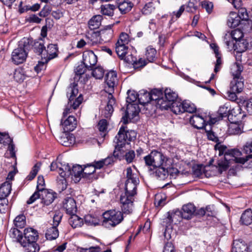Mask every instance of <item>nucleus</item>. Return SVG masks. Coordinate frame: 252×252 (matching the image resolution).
Returning <instances> with one entry per match:
<instances>
[{"mask_svg":"<svg viewBox=\"0 0 252 252\" xmlns=\"http://www.w3.org/2000/svg\"><path fill=\"white\" fill-rule=\"evenodd\" d=\"M127 180L125 183V192L120 197L121 208L123 212L129 214L132 212L134 197L136 194L137 185L139 180L136 174L133 173L130 167L126 170Z\"/></svg>","mask_w":252,"mask_h":252,"instance_id":"1","label":"nucleus"},{"mask_svg":"<svg viewBox=\"0 0 252 252\" xmlns=\"http://www.w3.org/2000/svg\"><path fill=\"white\" fill-rule=\"evenodd\" d=\"M117 81V75L116 71H110L108 72L105 76V82L106 86L105 87V91L107 94V105L104 109L102 111V115L105 118H109L112 115L114 108L113 106L116 104V100L113 95L114 92V87Z\"/></svg>","mask_w":252,"mask_h":252,"instance_id":"2","label":"nucleus"},{"mask_svg":"<svg viewBox=\"0 0 252 252\" xmlns=\"http://www.w3.org/2000/svg\"><path fill=\"white\" fill-rule=\"evenodd\" d=\"M126 128V126H122L114 139L115 144L113 153L114 157H119L120 155L124 154L129 148V142L134 140L136 137V133L134 130H128Z\"/></svg>","mask_w":252,"mask_h":252,"instance_id":"3","label":"nucleus"},{"mask_svg":"<svg viewBox=\"0 0 252 252\" xmlns=\"http://www.w3.org/2000/svg\"><path fill=\"white\" fill-rule=\"evenodd\" d=\"M126 102L127 104L125 114L122 117V121L124 124H126L129 121L137 120L140 109L138 105L134 102L138 99V94L134 91H128Z\"/></svg>","mask_w":252,"mask_h":252,"instance_id":"4","label":"nucleus"},{"mask_svg":"<svg viewBox=\"0 0 252 252\" xmlns=\"http://www.w3.org/2000/svg\"><path fill=\"white\" fill-rule=\"evenodd\" d=\"M215 148L219 151V156H221L224 155L223 159H220L218 160L217 167L220 173H221L223 171L226 170L229 166H234L233 164L239 163L236 158H237L230 155L231 151L239 150L238 149H233L231 150H227L226 147L223 145L217 144Z\"/></svg>","mask_w":252,"mask_h":252,"instance_id":"5","label":"nucleus"},{"mask_svg":"<svg viewBox=\"0 0 252 252\" xmlns=\"http://www.w3.org/2000/svg\"><path fill=\"white\" fill-rule=\"evenodd\" d=\"M78 93L77 84L75 82L71 83L67 88L66 94L68 97V106L65 108L63 112V116L65 117L68 114L71 113L72 109H76L83 101V97L80 94L75 100V97Z\"/></svg>","mask_w":252,"mask_h":252,"instance_id":"6","label":"nucleus"},{"mask_svg":"<svg viewBox=\"0 0 252 252\" xmlns=\"http://www.w3.org/2000/svg\"><path fill=\"white\" fill-rule=\"evenodd\" d=\"M145 165L149 169L168 165L169 158L162 153L157 150L152 151L149 154L144 157Z\"/></svg>","mask_w":252,"mask_h":252,"instance_id":"7","label":"nucleus"},{"mask_svg":"<svg viewBox=\"0 0 252 252\" xmlns=\"http://www.w3.org/2000/svg\"><path fill=\"white\" fill-rule=\"evenodd\" d=\"M102 225L106 228L116 226L123 220L122 213L118 210H110L105 211L102 214Z\"/></svg>","mask_w":252,"mask_h":252,"instance_id":"8","label":"nucleus"},{"mask_svg":"<svg viewBox=\"0 0 252 252\" xmlns=\"http://www.w3.org/2000/svg\"><path fill=\"white\" fill-rule=\"evenodd\" d=\"M241 108L238 106L237 107L230 109V106L229 103H225L224 104L221 105L218 111V116L217 117H213L211 116L210 118V122L212 124H215L217 122L222 120L224 117H228L229 120L231 119L230 117L233 115H235V116H237L238 114L235 115L236 112H239V115H241Z\"/></svg>","mask_w":252,"mask_h":252,"instance_id":"9","label":"nucleus"},{"mask_svg":"<svg viewBox=\"0 0 252 252\" xmlns=\"http://www.w3.org/2000/svg\"><path fill=\"white\" fill-rule=\"evenodd\" d=\"M242 71V68L238 64H234L231 68V73L233 76V79L231 81L230 85V89L231 91L240 93L243 91L244 84L243 78H240Z\"/></svg>","mask_w":252,"mask_h":252,"instance_id":"10","label":"nucleus"},{"mask_svg":"<svg viewBox=\"0 0 252 252\" xmlns=\"http://www.w3.org/2000/svg\"><path fill=\"white\" fill-rule=\"evenodd\" d=\"M182 211L181 212L179 210H176L174 212L169 214L168 218L171 222H173L174 220H178L177 217L180 215L185 219H190L195 213V207L193 204L188 203L183 206Z\"/></svg>","mask_w":252,"mask_h":252,"instance_id":"11","label":"nucleus"},{"mask_svg":"<svg viewBox=\"0 0 252 252\" xmlns=\"http://www.w3.org/2000/svg\"><path fill=\"white\" fill-rule=\"evenodd\" d=\"M177 94L170 89H166L164 91V97H161L158 100L159 108L161 110H167L170 107L171 104L176 101Z\"/></svg>","mask_w":252,"mask_h":252,"instance_id":"12","label":"nucleus"},{"mask_svg":"<svg viewBox=\"0 0 252 252\" xmlns=\"http://www.w3.org/2000/svg\"><path fill=\"white\" fill-rule=\"evenodd\" d=\"M27 52L24 47H18L15 49L11 54V61L15 64H19L24 63L27 58Z\"/></svg>","mask_w":252,"mask_h":252,"instance_id":"13","label":"nucleus"},{"mask_svg":"<svg viewBox=\"0 0 252 252\" xmlns=\"http://www.w3.org/2000/svg\"><path fill=\"white\" fill-rule=\"evenodd\" d=\"M97 61V57L92 51H86L83 53V63L88 70H92Z\"/></svg>","mask_w":252,"mask_h":252,"instance_id":"14","label":"nucleus"},{"mask_svg":"<svg viewBox=\"0 0 252 252\" xmlns=\"http://www.w3.org/2000/svg\"><path fill=\"white\" fill-rule=\"evenodd\" d=\"M149 172L150 175H155L159 180H164L168 176V165L150 168L149 169Z\"/></svg>","mask_w":252,"mask_h":252,"instance_id":"15","label":"nucleus"},{"mask_svg":"<svg viewBox=\"0 0 252 252\" xmlns=\"http://www.w3.org/2000/svg\"><path fill=\"white\" fill-rule=\"evenodd\" d=\"M63 207L68 215L76 214L77 212L76 202L71 197H67L64 199Z\"/></svg>","mask_w":252,"mask_h":252,"instance_id":"16","label":"nucleus"},{"mask_svg":"<svg viewBox=\"0 0 252 252\" xmlns=\"http://www.w3.org/2000/svg\"><path fill=\"white\" fill-rule=\"evenodd\" d=\"M58 48L57 44H50L45 48L43 58L45 59V63H47L50 60L56 58L58 54Z\"/></svg>","mask_w":252,"mask_h":252,"instance_id":"17","label":"nucleus"},{"mask_svg":"<svg viewBox=\"0 0 252 252\" xmlns=\"http://www.w3.org/2000/svg\"><path fill=\"white\" fill-rule=\"evenodd\" d=\"M61 125L65 132L72 131L76 127L77 121L74 117L69 116L63 122V119H62Z\"/></svg>","mask_w":252,"mask_h":252,"instance_id":"18","label":"nucleus"},{"mask_svg":"<svg viewBox=\"0 0 252 252\" xmlns=\"http://www.w3.org/2000/svg\"><path fill=\"white\" fill-rule=\"evenodd\" d=\"M41 192V203L44 205L48 206L51 204L56 197V193L50 191L47 189L43 190Z\"/></svg>","mask_w":252,"mask_h":252,"instance_id":"19","label":"nucleus"},{"mask_svg":"<svg viewBox=\"0 0 252 252\" xmlns=\"http://www.w3.org/2000/svg\"><path fill=\"white\" fill-rule=\"evenodd\" d=\"M24 235V237L23 240L27 242H36L38 238L37 231L31 227L25 229Z\"/></svg>","mask_w":252,"mask_h":252,"instance_id":"20","label":"nucleus"},{"mask_svg":"<svg viewBox=\"0 0 252 252\" xmlns=\"http://www.w3.org/2000/svg\"><path fill=\"white\" fill-rule=\"evenodd\" d=\"M114 24H110L105 26L104 29L98 32L100 38L103 40L108 41L113 36V30L112 27Z\"/></svg>","mask_w":252,"mask_h":252,"instance_id":"21","label":"nucleus"},{"mask_svg":"<svg viewBox=\"0 0 252 252\" xmlns=\"http://www.w3.org/2000/svg\"><path fill=\"white\" fill-rule=\"evenodd\" d=\"M190 124L197 129H203L205 127V120L198 115H194L190 118Z\"/></svg>","mask_w":252,"mask_h":252,"instance_id":"22","label":"nucleus"},{"mask_svg":"<svg viewBox=\"0 0 252 252\" xmlns=\"http://www.w3.org/2000/svg\"><path fill=\"white\" fill-rule=\"evenodd\" d=\"M32 48L35 53L39 55H40L43 58L44 51L45 50V46L43 40L40 38L38 40L34 41L32 44Z\"/></svg>","mask_w":252,"mask_h":252,"instance_id":"23","label":"nucleus"},{"mask_svg":"<svg viewBox=\"0 0 252 252\" xmlns=\"http://www.w3.org/2000/svg\"><path fill=\"white\" fill-rule=\"evenodd\" d=\"M20 244L24 248L25 252H38L40 249L36 242H27L23 240Z\"/></svg>","mask_w":252,"mask_h":252,"instance_id":"24","label":"nucleus"},{"mask_svg":"<svg viewBox=\"0 0 252 252\" xmlns=\"http://www.w3.org/2000/svg\"><path fill=\"white\" fill-rule=\"evenodd\" d=\"M8 234L14 241L20 244L23 241V233L20 230V228L14 226L12 227L9 231Z\"/></svg>","mask_w":252,"mask_h":252,"instance_id":"25","label":"nucleus"},{"mask_svg":"<svg viewBox=\"0 0 252 252\" xmlns=\"http://www.w3.org/2000/svg\"><path fill=\"white\" fill-rule=\"evenodd\" d=\"M241 20L237 13L230 12L227 18V24L230 28H235L240 23Z\"/></svg>","mask_w":252,"mask_h":252,"instance_id":"26","label":"nucleus"},{"mask_svg":"<svg viewBox=\"0 0 252 252\" xmlns=\"http://www.w3.org/2000/svg\"><path fill=\"white\" fill-rule=\"evenodd\" d=\"M11 190V183L5 181L0 187V198H6Z\"/></svg>","mask_w":252,"mask_h":252,"instance_id":"27","label":"nucleus"},{"mask_svg":"<svg viewBox=\"0 0 252 252\" xmlns=\"http://www.w3.org/2000/svg\"><path fill=\"white\" fill-rule=\"evenodd\" d=\"M102 19V16L100 15L93 16L88 22L89 28L92 30L98 28L101 25Z\"/></svg>","mask_w":252,"mask_h":252,"instance_id":"28","label":"nucleus"},{"mask_svg":"<svg viewBox=\"0 0 252 252\" xmlns=\"http://www.w3.org/2000/svg\"><path fill=\"white\" fill-rule=\"evenodd\" d=\"M240 222L242 224L248 225L252 223V211L249 209L245 210L242 214Z\"/></svg>","mask_w":252,"mask_h":252,"instance_id":"29","label":"nucleus"},{"mask_svg":"<svg viewBox=\"0 0 252 252\" xmlns=\"http://www.w3.org/2000/svg\"><path fill=\"white\" fill-rule=\"evenodd\" d=\"M234 51L238 53L245 52L248 48L249 43L244 39L237 41L233 45Z\"/></svg>","mask_w":252,"mask_h":252,"instance_id":"30","label":"nucleus"},{"mask_svg":"<svg viewBox=\"0 0 252 252\" xmlns=\"http://www.w3.org/2000/svg\"><path fill=\"white\" fill-rule=\"evenodd\" d=\"M47 240H53L57 238L59 236V231L57 226L53 225L49 227L45 233Z\"/></svg>","mask_w":252,"mask_h":252,"instance_id":"31","label":"nucleus"},{"mask_svg":"<svg viewBox=\"0 0 252 252\" xmlns=\"http://www.w3.org/2000/svg\"><path fill=\"white\" fill-rule=\"evenodd\" d=\"M71 216L68 221L73 228L81 227L83 224V219L76 215V214H70Z\"/></svg>","mask_w":252,"mask_h":252,"instance_id":"32","label":"nucleus"},{"mask_svg":"<svg viewBox=\"0 0 252 252\" xmlns=\"http://www.w3.org/2000/svg\"><path fill=\"white\" fill-rule=\"evenodd\" d=\"M84 168L79 165H74L71 168V176H74L76 180L79 181L81 177L84 178Z\"/></svg>","mask_w":252,"mask_h":252,"instance_id":"33","label":"nucleus"},{"mask_svg":"<svg viewBox=\"0 0 252 252\" xmlns=\"http://www.w3.org/2000/svg\"><path fill=\"white\" fill-rule=\"evenodd\" d=\"M60 143L64 146L69 147L75 143V137L72 134H65L60 138Z\"/></svg>","mask_w":252,"mask_h":252,"instance_id":"34","label":"nucleus"},{"mask_svg":"<svg viewBox=\"0 0 252 252\" xmlns=\"http://www.w3.org/2000/svg\"><path fill=\"white\" fill-rule=\"evenodd\" d=\"M183 104L184 101L181 102L176 100L171 104V106L169 108H170L174 113L180 114L184 113Z\"/></svg>","mask_w":252,"mask_h":252,"instance_id":"35","label":"nucleus"},{"mask_svg":"<svg viewBox=\"0 0 252 252\" xmlns=\"http://www.w3.org/2000/svg\"><path fill=\"white\" fill-rule=\"evenodd\" d=\"M150 93L145 90H142L138 94V102L145 105L150 102Z\"/></svg>","mask_w":252,"mask_h":252,"instance_id":"36","label":"nucleus"},{"mask_svg":"<svg viewBox=\"0 0 252 252\" xmlns=\"http://www.w3.org/2000/svg\"><path fill=\"white\" fill-rule=\"evenodd\" d=\"M59 173L60 176L65 179L69 177L71 175V168L68 164H63L59 167Z\"/></svg>","mask_w":252,"mask_h":252,"instance_id":"37","label":"nucleus"},{"mask_svg":"<svg viewBox=\"0 0 252 252\" xmlns=\"http://www.w3.org/2000/svg\"><path fill=\"white\" fill-rule=\"evenodd\" d=\"M128 49L127 45L116 44V52L121 59L125 58V56L127 53Z\"/></svg>","mask_w":252,"mask_h":252,"instance_id":"38","label":"nucleus"},{"mask_svg":"<svg viewBox=\"0 0 252 252\" xmlns=\"http://www.w3.org/2000/svg\"><path fill=\"white\" fill-rule=\"evenodd\" d=\"M26 77L25 71L23 68L18 67L15 70L13 77L16 82L19 83L23 82Z\"/></svg>","mask_w":252,"mask_h":252,"instance_id":"39","label":"nucleus"},{"mask_svg":"<svg viewBox=\"0 0 252 252\" xmlns=\"http://www.w3.org/2000/svg\"><path fill=\"white\" fill-rule=\"evenodd\" d=\"M13 223L14 227L23 228L26 225V217L23 214L18 215L14 220Z\"/></svg>","mask_w":252,"mask_h":252,"instance_id":"40","label":"nucleus"},{"mask_svg":"<svg viewBox=\"0 0 252 252\" xmlns=\"http://www.w3.org/2000/svg\"><path fill=\"white\" fill-rule=\"evenodd\" d=\"M133 4L130 1H124L120 3L118 8L122 14H126L130 11L132 8Z\"/></svg>","mask_w":252,"mask_h":252,"instance_id":"41","label":"nucleus"},{"mask_svg":"<svg viewBox=\"0 0 252 252\" xmlns=\"http://www.w3.org/2000/svg\"><path fill=\"white\" fill-rule=\"evenodd\" d=\"M116 6L113 4H105L101 6V11L103 15L112 16L114 15V10Z\"/></svg>","mask_w":252,"mask_h":252,"instance_id":"42","label":"nucleus"},{"mask_svg":"<svg viewBox=\"0 0 252 252\" xmlns=\"http://www.w3.org/2000/svg\"><path fill=\"white\" fill-rule=\"evenodd\" d=\"M228 131L230 134L236 135L242 133V129L239 125L236 122H232L228 126Z\"/></svg>","mask_w":252,"mask_h":252,"instance_id":"43","label":"nucleus"},{"mask_svg":"<svg viewBox=\"0 0 252 252\" xmlns=\"http://www.w3.org/2000/svg\"><path fill=\"white\" fill-rule=\"evenodd\" d=\"M86 38L88 39L92 45L97 44L99 41L100 36L98 32H92L86 35Z\"/></svg>","mask_w":252,"mask_h":252,"instance_id":"44","label":"nucleus"},{"mask_svg":"<svg viewBox=\"0 0 252 252\" xmlns=\"http://www.w3.org/2000/svg\"><path fill=\"white\" fill-rule=\"evenodd\" d=\"M150 93V101H155L157 105V107L159 108V105H158V100H160L161 98L160 96H162V94L161 91L158 90L157 89H155L152 91Z\"/></svg>","mask_w":252,"mask_h":252,"instance_id":"45","label":"nucleus"},{"mask_svg":"<svg viewBox=\"0 0 252 252\" xmlns=\"http://www.w3.org/2000/svg\"><path fill=\"white\" fill-rule=\"evenodd\" d=\"M107 122L106 120L102 119L98 123L97 127L100 132V135L104 138L106 134L107 129Z\"/></svg>","mask_w":252,"mask_h":252,"instance_id":"46","label":"nucleus"},{"mask_svg":"<svg viewBox=\"0 0 252 252\" xmlns=\"http://www.w3.org/2000/svg\"><path fill=\"white\" fill-rule=\"evenodd\" d=\"M100 221L97 217L91 215H88L85 217V222L88 225L96 226L99 224Z\"/></svg>","mask_w":252,"mask_h":252,"instance_id":"47","label":"nucleus"},{"mask_svg":"<svg viewBox=\"0 0 252 252\" xmlns=\"http://www.w3.org/2000/svg\"><path fill=\"white\" fill-rule=\"evenodd\" d=\"M121 156H124V158L126 161L127 163H130L133 162L134 158L135 157V154L134 151L133 150H129L128 151V149L126 150L124 154L120 155L119 157H117V158H119Z\"/></svg>","mask_w":252,"mask_h":252,"instance_id":"48","label":"nucleus"},{"mask_svg":"<svg viewBox=\"0 0 252 252\" xmlns=\"http://www.w3.org/2000/svg\"><path fill=\"white\" fill-rule=\"evenodd\" d=\"M156 54L157 51L155 49L151 46H148L147 48L145 55L146 56L147 59L150 62H152L154 61Z\"/></svg>","mask_w":252,"mask_h":252,"instance_id":"49","label":"nucleus"},{"mask_svg":"<svg viewBox=\"0 0 252 252\" xmlns=\"http://www.w3.org/2000/svg\"><path fill=\"white\" fill-rule=\"evenodd\" d=\"M184 113L185 112L192 113L195 112L196 108L194 104L188 100L184 101Z\"/></svg>","mask_w":252,"mask_h":252,"instance_id":"50","label":"nucleus"},{"mask_svg":"<svg viewBox=\"0 0 252 252\" xmlns=\"http://www.w3.org/2000/svg\"><path fill=\"white\" fill-rule=\"evenodd\" d=\"M230 35L232 39L234 40L235 42L243 39V32L242 30L239 29H237L232 31Z\"/></svg>","mask_w":252,"mask_h":252,"instance_id":"51","label":"nucleus"},{"mask_svg":"<svg viewBox=\"0 0 252 252\" xmlns=\"http://www.w3.org/2000/svg\"><path fill=\"white\" fill-rule=\"evenodd\" d=\"M41 166V163L37 162L36 163L34 166L32 167V171H31L30 174L27 176V178L28 180L31 181L33 178H35L36 175L37 174L38 171H39Z\"/></svg>","mask_w":252,"mask_h":252,"instance_id":"52","label":"nucleus"},{"mask_svg":"<svg viewBox=\"0 0 252 252\" xmlns=\"http://www.w3.org/2000/svg\"><path fill=\"white\" fill-rule=\"evenodd\" d=\"M104 69L100 66L95 67L92 71V75L97 79H102L104 75Z\"/></svg>","mask_w":252,"mask_h":252,"instance_id":"53","label":"nucleus"},{"mask_svg":"<svg viewBox=\"0 0 252 252\" xmlns=\"http://www.w3.org/2000/svg\"><path fill=\"white\" fill-rule=\"evenodd\" d=\"M155 7L153 2H150L146 3L142 10V12L144 15H149L154 10Z\"/></svg>","mask_w":252,"mask_h":252,"instance_id":"54","label":"nucleus"},{"mask_svg":"<svg viewBox=\"0 0 252 252\" xmlns=\"http://www.w3.org/2000/svg\"><path fill=\"white\" fill-rule=\"evenodd\" d=\"M95 167L92 164H88L84 168V178H88L95 172Z\"/></svg>","mask_w":252,"mask_h":252,"instance_id":"55","label":"nucleus"},{"mask_svg":"<svg viewBox=\"0 0 252 252\" xmlns=\"http://www.w3.org/2000/svg\"><path fill=\"white\" fill-rule=\"evenodd\" d=\"M129 41L128 35L125 32H122L119 37V38L116 44L118 45L122 44L127 45Z\"/></svg>","mask_w":252,"mask_h":252,"instance_id":"56","label":"nucleus"},{"mask_svg":"<svg viewBox=\"0 0 252 252\" xmlns=\"http://www.w3.org/2000/svg\"><path fill=\"white\" fill-rule=\"evenodd\" d=\"M185 9V5H182L179 8V9L177 11H174L171 14V21H174L175 20H177L178 18H179L181 15L182 14L183 12Z\"/></svg>","mask_w":252,"mask_h":252,"instance_id":"57","label":"nucleus"},{"mask_svg":"<svg viewBox=\"0 0 252 252\" xmlns=\"http://www.w3.org/2000/svg\"><path fill=\"white\" fill-rule=\"evenodd\" d=\"M238 13H237L241 20H247L248 19V14L245 8L240 7L238 9Z\"/></svg>","mask_w":252,"mask_h":252,"instance_id":"58","label":"nucleus"},{"mask_svg":"<svg viewBox=\"0 0 252 252\" xmlns=\"http://www.w3.org/2000/svg\"><path fill=\"white\" fill-rule=\"evenodd\" d=\"M45 181L43 176H39L37 178L36 189L38 191H41L45 190Z\"/></svg>","mask_w":252,"mask_h":252,"instance_id":"59","label":"nucleus"},{"mask_svg":"<svg viewBox=\"0 0 252 252\" xmlns=\"http://www.w3.org/2000/svg\"><path fill=\"white\" fill-rule=\"evenodd\" d=\"M248 247L242 243L237 244L232 248V252H246Z\"/></svg>","mask_w":252,"mask_h":252,"instance_id":"60","label":"nucleus"},{"mask_svg":"<svg viewBox=\"0 0 252 252\" xmlns=\"http://www.w3.org/2000/svg\"><path fill=\"white\" fill-rule=\"evenodd\" d=\"M8 140L7 141L9 142L10 143L8 145V151H9L10 157L12 158H16V151L15 150V145L13 143L12 139L10 137H8Z\"/></svg>","mask_w":252,"mask_h":252,"instance_id":"61","label":"nucleus"},{"mask_svg":"<svg viewBox=\"0 0 252 252\" xmlns=\"http://www.w3.org/2000/svg\"><path fill=\"white\" fill-rule=\"evenodd\" d=\"M146 64L147 63L146 61L144 59L140 58L138 60L136 59V61L134 62L133 65L135 68H139L143 67L146 65Z\"/></svg>","mask_w":252,"mask_h":252,"instance_id":"62","label":"nucleus"},{"mask_svg":"<svg viewBox=\"0 0 252 252\" xmlns=\"http://www.w3.org/2000/svg\"><path fill=\"white\" fill-rule=\"evenodd\" d=\"M51 11V8L49 5H45L42 10L39 13V15L40 17H45L47 16Z\"/></svg>","mask_w":252,"mask_h":252,"instance_id":"63","label":"nucleus"},{"mask_svg":"<svg viewBox=\"0 0 252 252\" xmlns=\"http://www.w3.org/2000/svg\"><path fill=\"white\" fill-rule=\"evenodd\" d=\"M243 151L246 154L252 153V140L249 141L243 146Z\"/></svg>","mask_w":252,"mask_h":252,"instance_id":"64","label":"nucleus"}]
</instances>
